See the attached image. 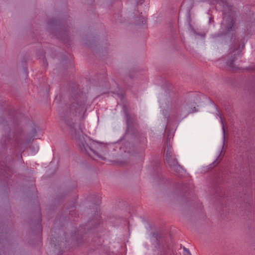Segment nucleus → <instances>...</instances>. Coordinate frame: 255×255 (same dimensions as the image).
<instances>
[{"instance_id":"obj_8","label":"nucleus","mask_w":255,"mask_h":255,"mask_svg":"<svg viewBox=\"0 0 255 255\" xmlns=\"http://www.w3.org/2000/svg\"><path fill=\"white\" fill-rule=\"evenodd\" d=\"M82 146H83V147L86 149L85 145L84 143H82Z\"/></svg>"},{"instance_id":"obj_1","label":"nucleus","mask_w":255,"mask_h":255,"mask_svg":"<svg viewBox=\"0 0 255 255\" xmlns=\"http://www.w3.org/2000/svg\"><path fill=\"white\" fill-rule=\"evenodd\" d=\"M166 161L172 170L179 172L182 169V167L178 164L176 159L173 156L172 150L170 148H168L166 151Z\"/></svg>"},{"instance_id":"obj_2","label":"nucleus","mask_w":255,"mask_h":255,"mask_svg":"<svg viewBox=\"0 0 255 255\" xmlns=\"http://www.w3.org/2000/svg\"><path fill=\"white\" fill-rule=\"evenodd\" d=\"M235 20L231 14L224 13L222 28L226 29V32L232 30L234 28Z\"/></svg>"},{"instance_id":"obj_9","label":"nucleus","mask_w":255,"mask_h":255,"mask_svg":"<svg viewBox=\"0 0 255 255\" xmlns=\"http://www.w3.org/2000/svg\"><path fill=\"white\" fill-rule=\"evenodd\" d=\"M212 19L211 18H210V19H209L210 22H211Z\"/></svg>"},{"instance_id":"obj_5","label":"nucleus","mask_w":255,"mask_h":255,"mask_svg":"<svg viewBox=\"0 0 255 255\" xmlns=\"http://www.w3.org/2000/svg\"><path fill=\"white\" fill-rule=\"evenodd\" d=\"M81 133H82V131L81 130V129H75V134H77V135L78 136H80Z\"/></svg>"},{"instance_id":"obj_3","label":"nucleus","mask_w":255,"mask_h":255,"mask_svg":"<svg viewBox=\"0 0 255 255\" xmlns=\"http://www.w3.org/2000/svg\"><path fill=\"white\" fill-rule=\"evenodd\" d=\"M193 5V0H184L182 4V10L186 9L187 13L189 14L190 10L191 9Z\"/></svg>"},{"instance_id":"obj_7","label":"nucleus","mask_w":255,"mask_h":255,"mask_svg":"<svg viewBox=\"0 0 255 255\" xmlns=\"http://www.w3.org/2000/svg\"><path fill=\"white\" fill-rule=\"evenodd\" d=\"M221 1H222V0H217V2L218 3H220V2H221Z\"/></svg>"},{"instance_id":"obj_4","label":"nucleus","mask_w":255,"mask_h":255,"mask_svg":"<svg viewBox=\"0 0 255 255\" xmlns=\"http://www.w3.org/2000/svg\"><path fill=\"white\" fill-rule=\"evenodd\" d=\"M183 251H184V253H183L184 255H191L189 252V250L187 249L186 248H185V247L183 248Z\"/></svg>"},{"instance_id":"obj_6","label":"nucleus","mask_w":255,"mask_h":255,"mask_svg":"<svg viewBox=\"0 0 255 255\" xmlns=\"http://www.w3.org/2000/svg\"><path fill=\"white\" fill-rule=\"evenodd\" d=\"M228 64L231 66V67H232L233 66V60H232V61L228 63Z\"/></svg>"}]
</instances>
